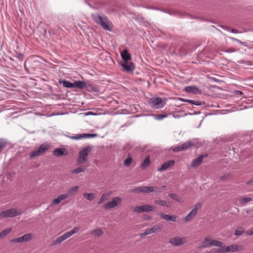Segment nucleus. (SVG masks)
Instances as JSON below:
<instances>
[{
  "instance_id": "nucleus-3",
  "label": "nucleus",
  "mask_w": 253,
  "mask_h": 253,
  "mask_svg": "<svg viewBox=\"0 0 253 253\" xmlns=\"http://www.w3.org/2000/svg\"><path fill=\"white\" fill-rule=\"evenodd\" d=\"M23 211L19 209H10L2 211L0 212V218H4L7 217H13L18 215H21Z\"/></svg>"
},
{
  "instance_id": "nucleus-35",
  "label": "nucleus",
  "mask_w": 253,
  "mask_h": 253,
  "mask_svg": "<svg viewBox=\"0 0 253 253\" xmlns=\"http://www.w3.org/2000/svg\"><path fill=\"white\" fill-rule=\"evenodd\" d=\"M108 194H107L106 193H104L102 195L101 197H100L98 202V204H100L102 203L105 202V201L107 200L108 199Z\"/></svg>"
},
{
  "instance_id": "nucleus-34",
  "label": "nucleus",
  "mask_w": 253,
  "mask_h": 253,
  "mask_svg": "<svg viewBox=\"0 0 253 253\" xmlns=\"http://www.w3.org/2000/svg\"><path fill=\"white\" fill-rule=\"evenodd\" d=\"M169 197H170L171 198H172V199H173L174 200H175L178 202H182V199L178 197L176 194H172V193H169Z\"/></svg>"
},
{
  "instance_id": "nucleus-56",
  "label": "nucleus",
  "mask_w": 253,
  "mask_h": 253,
  "mask_svg": "<svg viewBox=\"0 0 253 253\" xmlns=\"http://www.w3.org/2000/svg\"><path fill=\"white\" fill-rule=\"evenodd\" d=\"M247 184L250 185L252 183H253V177L250 180H249L248 182H247Z\"/></svg>"
},
{
  "instance_id": "nucleus-9",
  "label": "nucleus",
  "mask_w": 253,
  "mask_h": 253,
  "mask_svg": "<svg viewBox=\"0 0 253 253\" xmlns=\"http://www.w3.org/2000/svg\"><path fill=\"white\" fill-rule=\"evenodd\" d=\"M122 199L119 197L114 198L111 201H110L104 205V208L106 210L112 209L118 206L121 203Z\"/></svg>"
},
{
  "instance_id": "nucleus-55",
  "label": "nucleus",
  "mask_w": 253,
  "mask_h": 253,
  "mask_svg": "<svg viewBox=\"0 0 253 253\" xmlns=\"http://www.w3.org/2000/svg\"><path fill=\"white\" fill-rule=\"evenodd\" d=\"M228 177V175H223L220 177V179L222 180H226Z\"/></svg>"
},
{
  "instance_id": "nucleus-30",
  "label": "nucleus",
  "mask_w": 253,
  "mask_h": 253,
  "mask_svg": "<svg viewBox=\"0 0 253 253\" xmlns=\"http://www.w3.org/2000/svg\"><path fill=\"white\" fill-rule=\"evenodd\" d=\"M196 215V213L193 210H192L185 217L184 221L185 222L189 221L190 219L193 218Z\"/></svg>"
},
{
  "instance_id": "nucleus-13",
  "label": "nucleus",
  "mask_w": 253,
  "mask_h": 253,
  "mask_svg": "<svg viewBox=\"0 0 253 253\" xmlns=\"http://www.w3.org/2000/svg\"><path fill=\"white\" fill-rule=\"evenodd\" d=\"M242 249L241 246L233 245L227 247H224V253L227 252H235L238 251H241Z\"/></svg>"
},
{
  "instance_id": "nucleus-48",
  "label": "nucleus",
  "mask_w": 253,
  "mask_h": 253,
  "mask_svg": "<svg viewBox=\"0 0 253 253\" xmlns=\"http://www.w3.org/2000/svg\"><path fill=\"white\" fill-rule=\"evenodd\" d=\"M149 234H149V231H148V229H146L145 230V231L143 233H141V234L140 235V237L141 238H144L145 236H147V235H149Z\"/></svg>"
},
{
  "instance_id": "nucleus-27",
  "label": "nucleus",
  "mask_w": 253,
  "mask_h": 253,
  "mask_svg": "<svg viewBox=\"0 0 253 253\" xmlns=\"http://www.w3.org/2000/svg\"><path fill=\"white\" fill-rule=\"evenodd\" d=\"M143 192L145 193H150L155 191V189H157V187L153 186H143Z\"/></svg>"
},
{
  "instance_id": "nucleus-31",
  "label": "nucleus",
  "mask_w": 253,
  "mask_h": 253,
  "mask_svg": "<svg viewBox=\"0 0 253 253\" xmlns=\"http://www.w3.org/2000/svg\"><path fill=\"white\" fill-rule=\"evenodd\" d=\"M252 201V198L250 197H245L240 199L239 200V203L241 206L244 205L246 203Z\"/></svg>"
},
{
  "instance_id": "nucleus-12",
  "label": "nucleus",
  "mask_w": 253,
  "mask_h": 253,
  "mask_svg": "<svg viewBox=\"0 0 253 253\" xmlns=\"http://www.w3.org/2000/svg\"><path fill=\"white\" fill-rule=\"evenodd\" d=\"M199 144V143L197 139H192L182 144V148L184 150H185L190 147L196 146Z\"/></svg>"
},
{
  "instance_id": "nucleus-11",
  "label": "nucleus",
  "mask_w": 253,
  "mask_h": 253,
  "mask_svg": "<svg viewBox=\"0 0 253 253\" xmlns=\"http://www.w3.org/2000/svg\"><path fill=\"white\" fill-rule=\"evenodd\" d=\"M96 134L82 133L77 134L75 136H67L71 139L79 140L85 138H91L97 136Z\"/></svg>"
},
{
  "instance_id": "nucleus-49",
  "label": "nucleus",
  "mask_w": 253,
  "mask_h": 253,
  "mask_svg": "<svg viewBox=\"0 0 253 253\" xmlns=\"http://www.w3.org/2000/svg\"><path fill=\"white\" fill-rule=\"evenodd\" d=\"M235 49L233 48H229L225 50H224V51L225 52H227V53H232V52H235Z\"/></svg>"
},
{
  "instance_id": "nucleus-14",
  "label": "nucleus",
  "mask_w": 253,
  "mask_h": 253,
  "mask_svg": "<svg viewBox=\"0 0 253 253\" xmlns=\"http://www.w3.org/2000/svg\"><path fill=\"white\" fill-rule=\"evenodd\" d=\"M121 66L124 70L127 72H131L135 68V66L133 63L132 62H128V61L122 63Z\"/></svg>"
},
{
  "instance_id": "nucleus-25",
  "label": "nucleus",
  "mask_w": 253,
  "mask_h": 253,
  "mask_svg": "<svg viewBox=\"0 0 253 253\" xmlns=\"http://www.w3.org/2000/svg\"><path fill=\"white\" fill-rule=\"evenodd\" d=\"M150 157L149 156H147L143 163L141 164V167L143 169H145L150 165Z\"/></svg>"
},
{
  "instance_id": "nucleus-26",
  "label": "nucleus",
  "mask_w": 253,
  "mask_h": 253,
  "mask_svg": "<svg viewBox=\"0 0 253 253\" xmlns=\"http://www.w3.org/2000/svg\"><path fill=\"white\" fill-rule=\"evenodd\" d=\"M185 90L187 92L196 93L198 92L199 89L198 88L195 86H188L185 87Z\"/></svg>"
},
{
  "instance_id": "nucleus-40",
  "label": "nucleus",
  "mask_w": 253,
  "mask_h": 253,
  "mask_svg": "<svg viewBox=\"0 0 253 253\" xmlns=\"http://www.w3.org/2000/svg\"><path fill=\"white\" fill-rule=\"evenodd\" d=\"M229 39L233 41H236V42H238L240 44L243 45L245 47H248V45L246 44V42H243L240 41L239 40L234 38L230 37V38H229Z\"/></svg>"
},
{
  "instance_id": "nucleus-47",
  "label": "nucleus",
  "mask_w": 253,
  "mask_h": 253,
  "mask_svg": "<svg viewBox=\"0 0 253 253\" xmlns=\"http://www.w3.org/2000/svg\"><path fill=\"white\" fill-rule=\"evenodd\" d=\"M79 187L78 186H75L69 189V193L72 194L73 193L76 192L78 190Z\"/></svg>"
},
{
  "instance_id": "nucleus-19",
  "label": "nucleus",
  "mask_w": 253,
  "mask_h": 253,
  "mask_svg": "<svg viewBox=\"0 0 253 253\" xmlns=\"http://www.w3.org/2000/svg\"><path fill=\"white\" fill-rule=\"evenodd\" d=\"M204 157V155H201L196 159L193 160L191 164V167L193 168H195L199 166L201 164L203 160Z\"/></svg>"
},
{
  "instance_id": "nucleus-50",
  "label": "nucleus",
  "mask_w": 253,
  "mask_h": 253,
  "mask_svg": "<svg viewBox=\"0 0 253 253\" xmlns=\"http://www.w3.org/2000/svg\"><path fill=\"white\" fill-rule=\"evenodd\" d=\"M16 57L20 60L22 61L23 59V55L21 53L17 54Z\"/></svg>"
},
{
  "instance_id": "nucleus-32",
  "label": "nucleus",
  "mask_w": 253,
  "mask_h": 253,
  "mask_svg": "<svg viewBox=\"0 0 253 253\" xmlns=\"http://www.w3.org/2000/svg\"><path fill=\"white\" fill-rule=\"evenodd\" d=\"M154 202L158 205H161L166 207H168L169 205V203L164 200H155Z\"/></svg>"
},
{
  "instance_id": "nucleus-42",
  "label": "nucleus",
  "mask_w": 253,
  "mask_h": 253,
  "mask_svg": "<svg viewBox=\"0 0 253 253\" xmlns=\"http://www.w3.org/2000/svg\"><path fill=\"white\" fill-rule=\"evenodd\" d=\"M189 103L196 105V106H200L203 104V102L201 101H199V100L195 101V100H191L190 101H189Z\"/></svg>"
},
{
  "instance_id": "nucleus-6",
  "label": "nucleus",
  "mask_w": 253,
  "mask_h": 253,
  "mask_svg": "<svg viewBox=\"0 0 253 253\" xmlns=\"http://www.w3.org/2000/svg\"><path fill=\"white\" fill-rule=\"evenodd\" d=\"M154 209V207L150 206L149 205L147 204L132 207L133 212L136 213L149 212L153 211Z\"/></svg>"
},
{
  "instance_id": "nucleus-4",
  "label": "nucleus",
  "mask_w": 253,
  "mask_h": 253,
  "mask_svg": "<svg viewBox=\"0 0 253 253\" xmlns=\"http://www.w3.org/2000/svg\"><path fill=\"white\" fill-rule=\"evenodd\" d=\"M91 150V147L90 146H86L82 149L79 152V157L77 159V164H84L86 161L88 154Z\"/></svg>"
},
{
  "instance_id": "nucleus-36",
  "label": "nucleus",
  "mask_w": 253,
  "mask_h": 253,
  "mask_svg": "<svg viewBox=\"0 0 253 253\" xmlns=\"http://www.w3.org/2000/svg\"><path fill=\"white\" fill-rule=\"evenodd\" d=\"M85 169V168L79 167L77 169H74L71 171L72 173H79L84 172Z\"/></svg>"
},
{
  "instance_id": "nucleus-44",
  "label": "nucleus",
  "mask_w": 253,
  "mask_h": 253,
  "mask_svg": "<svg viewBox=\"0 0 253 253\" xmlns=\"http://www.w3.org/2000/svg\"><path fill=\"white\" fill-rule=\"evenodd\" d=\"M201 203H198L194 207L192 210L197 214L198 210L201 209Z\"/></svg>"
},
{
  "instance_id": "nucleus-57",
  "label": "nucleus",
  "mask_w": 253,
  "mask_h": 253,
  "mask_svg": "<svg viewBox=\"0 0 253 253\" xmlns=\"http://www.w3.org/2000/svg\"><path fill=\"white\" fill-rule=\"evenodd\" d=\"M231 32L233 33H239V32L237 31V30L235 29H232L231 30Z\"/></svg>"
},
{
  "instance_id": "nucleus-1",
  "label": "nucleus",
  "mask_w": 253,
  "mask_h": 253,
  "mask_svg": "<svg viewBox=\"0 0 253 253\" xmlns=\"http://www.w3.org/2000/svg\"><path fill=\"white\" fill-rule=\"evenodd\" d=\"M91 18L95 23L99 25L104 30L112 31V24L107 16H101L98 13H94L91 14Z\"/></svg>"
},
{
  "instance_id": "nucleus-8",
  "label": "nucleus",
  "mask_w": 253,
  "mask_h": 253,
  "mask_svg": "<svg viewBox=\"0 0 253 253\" xmlns=\"http://www.w3.org/2000/svg\"><path fill=\"white\" fill-rule=\"evenodd\" d=\"M187 242L186 237H175L170 239L169 243L173 246H179L184 244Z\"/></svg>"
},
{
  "instance_id": "nucleus-43",
  "label": "nucleus",
  "mask_w": 253,
  "mask_h": 253,
  "mask_svg": "<svg viewBox=\"0 0 253 253\" xmlns=\"http://www.w3.org/2000/svg\"><path fill=\"white\" fill-rule=\"evenodd\" d=\"M6 145L7 143L5 141L3 140H0V153L1 152L2 149L6 147Z\"/></svg>"
},
{
  "instance_id": "nucleus-18",
  "label": "nucleus",
  "mask_w": 253,
  "mask_h": 253,
  "mask_svg": "<svg viewBox=\"0 0 253 253\" xmlns=\"http://www.w3.org/2000/svg\"><path fill=\"white\" fill-rule=\"evenodd\" d=\"M74 88H77L80 89H83L86 88L87 85L84 81H75L74 82Z\"/></svg>"
},
{
  "instance_id": "nucleus-20",
  "label": "nucleus",
  "mask_w": 253,
  "mask_h": 253,
  "mask_svg": "<svg viewBox=\"0 0 253 253\" xmlns=\"http://www.w3.org/2000/svg\"><path fill=\"white\" fill-rule=\"evenodd\" d=\"M160 216L163 219L171 221H175L176 218V217L173 215H170L165 213H160Z\"/></svg>"
},
{
  "instance_id": "nucleus-45",
  "label": "nucleus",
  "mask_w": 253,
  "mask_h": 253,
  "mask_svg": "<svg viewBox=\"0 0 253 253\" xmlns=\"http://www.w3.org/2000/svg\"><path fill=\"white\" fill-rule=\"evenodd\" d=\"M182 145H179L178 146H176V147L173 148L172 150L173 152H178V151H181L184 150L183 149H182Z\"/></svg>"
},
{
  "instance_id": "nucleus-24",
  "label": "nucleus",
  "mask_w": 253,
  "mask_h": 253,
  "mask_svg": "<svg viewBox=\"0 0 253 253\" xmlns=\"http://www.w3.org/2000/svg\"><path fill=\"white\" fill-rule=\"evenodd\" d=\"M147 116H152L154 118V119L156 120H162L163 119L167 118L168 115L167 114H163V115H158V114H148Z\"/></svg>"
},
{
  "instance_id": "nucleus-51",
  "label": "nucleus",
  "mask_w": 253,
  "mask_h": 253,
  "mask_svg": "<svg viewBox=\"0 0 253 253\" xmlns=\"http://www.w3.org/2000/svg\"><path fill=\"white\" fill-rule=\"evenodd\" d=\"M245 233L248 235H250V236L253 235V231L252 230V229L247 231Z\"/></svg>"
},
{
  "instance_id": "nucleus-7",
  "label": "nucleus",
  "mask_w": 253,
  "mask_h": 253,
  "mask_svg": "<svg viewBox=\"0 0 253 253\" xmlns=\"http://www.w3.org/2000/svg\"><path fill=\"white\" fill-rule=\"evenodd\" d=\"M49 148V145L47 143H43L37 149L34 150L31 153L30 155V158H33L40 156L46 151Z\"/></svg>"
},
{
  "instance_id": "nucleus-37",
  "label": "nucleus",
  "mask_w": 253,
  "mask_h": 253,
  "mask_svg": "<svg viewBox=\"0 0 253 253\" xmlns=\"http://www.w3.org/2000/svg\"><path fill=\"white\" fill-rule=\"evenodd\" d=\"M244 231V229L243 227H238L235 231L234 235L236 236H239L241 235Z\"/></svg>"
},
{
  "instance_id": "nucleus-17",
  "label": "nucleus",
  "mask_w": 253,
  "mask_h": 253,
  "mask_svg": "<svg viewBox=\"0 0 253 253\" xmlns=\"http://www.w3.org/2000/svg\"><path fill=\"white\" fill-rule=\"evenodd\" d=\"M69 195L68 194H63L59 195L56 199H54L52 201V205H57L59 204L63 200H65L68 198Z\"/></svg>"
},
{
  "instance_id": "nucleus-39",
  "label": "nucleus",
  "mask_w": 253,
  "mask_h": 253,
  "mask_svg": "<svg viewBox=\"0 0 253 253\" xmlns=\"http://www.w3.org/2000/svg\"><path fill=\"white\" fill-rule=\"evenodd\" d=\"M143 186H140L136 187L133 189H131L130 191L131 192H136V193H139V192H143Z\"/></svg>"
},
{
  "instance_id": "nucleus-61",
  "label": "nucleus",
  "mask_w": 253,
  "mask_h": 253,
  "mask_svg": "<svg viewBox=\"0 0 253 253\" xmlns=\"http://www.w3.org/2000/svg\"><path fill=\"white\" fill-rule=\"evenodd\" d=\"M88 5L90 6H91V5L90 4H88Z\"/></svg>"
},
{
  "instance_id": "nucleus-21",
  "label": "nucleus",
  "mask_w": 253,
  "mask_h": 253,
  "mask_svg": "<svg viewBox=\"0 0 253 253\" xmlns=\"http://www.w3.org/2000/svg\"><path fill=\"white\" fill-rule=\"evenodd\" d=\"M147 229L150 234L152 233H155L158 232L161 230V226L160 224H157L151 228H147Z\"/></svg>"
},
{
  "instance_id": "nucleus-5",
  "label": "nucleus",
  "mask_w": 253,
  "mask_h": 253,
  "mask_svg": "<svg viewBox=\"0 0 253 253\" xmlns=\"http://www.w3.org/2000/svg\"><path fill=\"white\" fill-rule=\"evenodd\" d=\"M149 103L151 107L154 109H160L163 108L165 104V101L160 97L152 98L149 100Z\"/></svg>"
},
{
  "instance_id": "nucleus-38",
  "label": "nucleus",
  "mask_w": 253,
  "mask_h": 253,
  "mask_svg": "<svg viewBox=\"0 0 253 253\" xmlns=\"http://www.w3.org/2000/svg\"><path fill=\"white\" fill-rule=\"evenodd\" d=\"M211 253H224V247L219 249H213L211 250Z\"/></svg>"
},
{
  "instance_id": "nucleus-52",
  "label": "nucleus",
  "mask_w": 253,
  "mask_h": 253,
  "mask_svg": "<svg viewBox=\"0 0 253 253\" xmlns=\"http://www.w3.org/2000/svg\"><path fill=\"white\" fill-rule=\"evenodd\" d=\"M211 240L210 239V237H207L205 238L204 239V241H203V243L204 244V245H206L207 244H206V243L207 242H208V241H210V242H211Z\"/></svg>"
},
{
  "instance_id": "nucleus-28",
  "label": "nucleus",
  "mask_w": 253,
  "mask_h": 253,
  "mask_svg": "<svg viewBox=\"0 0 253 253\" xmlns=\"http://www.w3.org/2000/svg\"><path fill=\"white\" fill-rule=\"evenodd\" d=\"M91 233L95 237H99L103 234V231L102 229L97 228L92 230Z\"/></svg>"
},
{
  "instance_id": "nucleus-15",
  "label": "nucleus",
  "mask_w": 253,
  "mask_h": 253,
  "mask_svg": "<svg viewBox=\"0 0 253 253\" xmlns=\"http://www.w3.org/2000/svg\"><path fill=\"white\" fill-rule=\"evenodd\" d=\"M174 163L175 162L174 160L167 161L164 163L160 168H158V171L160 172L163 171L168 169L170 167L172 166Z\"/></svg>"
},
{
  "instance_id": "nucleus-22",
  "label": "nucleus",
  "mask_w": 253,
  "mask_h": 253,
  "mask_svg": "<svg viewBox=\"0 0 253 253\" xmlns=\"http://www.w3.org/2000/svg\"><path fill=\"white\" fill-rule=\"evenodd\" d=\"M122 59L124 60V62L128 61L131 59V56L129 53H128L126 50H124L121 54Z\"/></svg>"
},
{
  "instance_id": "nucleus-60",
  "label": "nucleus",
  "mask_w": 253,
  "mask_h": 253,
  "mask_svg": "<svg viewBox=\"0 0 253 253\" xmlns=\"http://www.w3.org/2000/svg\"><path fill=\"white\" fill-rule=\"evenodd\" d=\"M166 188V186H165V185L162 187V189H165Z\"/></svg>"
},
{
  "instance_id": "nucleus-23",
  "label": "nucleus",
  "mask_w": 253,
  "mask_h": 253,
  "mask_svg": "<svg viewBox=\"0 0 253 253\" xmlns=\"http://www.w3.org/2000/svg\"><path fill=\"white\" fill-rule=\"evenodd\" d=\"M59 83L60 84H62L63 86L67 88H74V83H72L66 80H59Z\"/></svg>"
},
{
  "instance_id": "nucleus-10",
  "label": "nucleus",
  "mask_w": 253,
  "mask_h": 253,
  "mask_svg": "<svg viewBox=\"0 0 253 253\" xmlns=\"http://www.w3.org/2000/svg\"><path fill=\"white\" fill-rule=\"evenodd\" d=\"M33 237V235L31 233H27L22 236L13 239L11 242L13 243H21L31 241Z\"/></svg>"
},
{
  "instance_id": "nucleus-2",
  "label": "nucleus",
  "mask_w": 253,
  "mask_h": 253,
  "mask_svg": "<svg viewBox=\"0 0 253 253\" xmlns=\"http://www.w3.org/2000/svg\"><path fill=\"white\" fill-rule=\"evenodd\" d=\"M79 230V227H75L71 230L66 232L60 236L58 237L55 241L53 242V245H56L60 244L63 241H65L67 238L71 237L72 235L76 233Z\"/></svg>"
},
{
  "instance_id": "nucleus-58",
  "label": "nucleus",
  "mask_w": 253,
  "mask_h": 253,
  "mask_svg": "<svg viewBox=\"0 0 253 253\" xmlns=\"http://www.w3.org/2000/svg\"><path fill=\"white\" fill-rule=\"evenodd\" d=\"M87 195H88V194H87V193H84V196L85 197H86V198H87Z\"/></svg>"
},
{
  "instance_id": "nucleus-29",
  "label": "nucleus",
  "mask_w": 253,
  "mask_h": 253,
  "mask_svg": "<svg viewBox=\"0 0 253 253\" xmlns=\"http://www.w3.org/2000/svg\"><path fill=\"white\" fill-rule=\"evenodd\" d=\"M12 231L11 228H7L0 232V238H3Z\"/></svg>"
},
{
  "instance_id": "nucleus-53",
  "label": "nucleus",
  "mask_w": 253,
  "mask_h": 253,
  "mask_svg": "<svg viewBox=\"0 0 253 253\" xmlns=\"http://www.w3.org/2000/svg\"><path fill=\"white\" fill-rule=\"evenodd\" d=\"M179 99L182 102H187L189 103V101H190V100H191L190 99H184V98H179Z\"/></svg>"
},
{
  "instance_id": "nucleus-46",
  "label": "nucleus",
  "mask_w": 253,
  "mask_h": 253,
  "mask_svg": "<svg viewBox=\"0 0 253 253\" xmlns=\"http://www.w3.org/2000/svg\"><path fill=\"white\" fill-rule=\"evenodd\" d=\"M94 194L93 193H89L87 195V199L89 201H92L94 199Z\"/></svg>"
},
{
  "instance_id": "nucleus-54",
  "label": "nucleus",
  "mask_w": 253,
  "mask_h": 253,
  "mask_svg": "<svg viewBox=\"0 0 253 253\" xmlns=\"http://www.w3.org/2000/svg\"><path fill=\"white\" fill-rule=\"evenodd\" d=\"M85 116H89V115H96V114L92 112H87L85 113Z\"/></svg>"
},
{
  "instance_id": "nucleus-59",
  "label": "nucleus",
  "mask_w": 253,
  "mask_h": 253,
  "mask_svg": "<svg viewBox=\"0 0 253 253\" xmlns=\"http://www.w3.org/2000/svg\"><path fill=\"white\" fill-rule=\"evenodd\" d=\"M241 94L242 92L241 91H237V94Z\"/></svg>"
},
{
  "instance_id": "nucleus-41",
  "label": "nucleus",
  "mask_w": 253,
  "mask_h": 253,
  "mask_svg": "<svg viewBox=\"0 0 253 253\" xmlns=\"http://www.w3.org/2000/svg\"><path fill=\"white\" fill-rule=\"evenodd\" d=\"M132 159L131 157H128L124 161V165L126 166H129L132 163Z\"/></svg>"
},
{
  "instance_id": "nucleus-16",
  "label": "nucleus",
  "mask_w": 253,
  "mask_h": 253,
  "mask_svg": "<svg viewBox=\"0 0 253 253\" xmlns=\"http://www.w3.org/2000/svg\"><path fill=\"white\" fill-rule=\"evenodd\" d=\"M223 243H222L220 241L215 240H212L211 241V242L209 244H207L206 245H204L203 247L204 248H209V247H211V246H215V247H220L221 248V247H224V246H223Z\"/></svg>"
},
{
  "instance_id": "nucleus-33",
  "label": "nucleus",
  "mask_w": 253,
  "mask_h": 253,
  "mask_svg": "<svg viewBox=\"0 0 253 253\" xmlns=\"http://www.w3.org/2000/svg\"><path fill=\"white\" fill-rule=\"evenodd\" d=\"M53 154L56 156H62L64 154V150L60 148L56 149L54 150Z\"/></svg>"
}]
</instances>
